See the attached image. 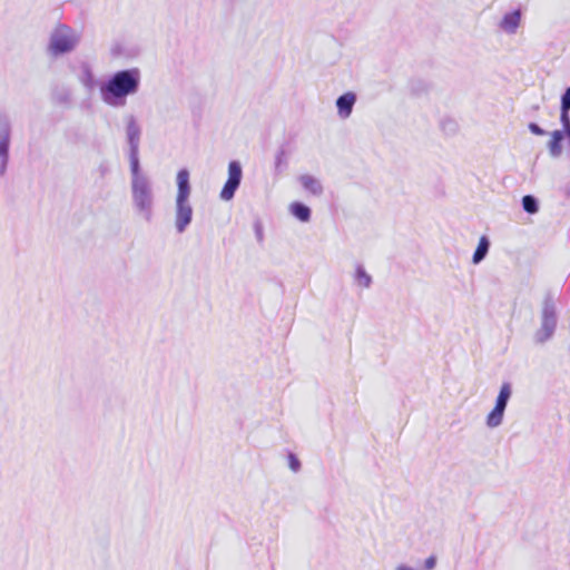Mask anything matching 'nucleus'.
Listing matches in <instances>:
<instances>
[{
    "label": "nucleus",
    "mask_w": 570,
    "mask_h": 570,
    "mask_svg": "<svg viewBox=\"0 0 570 570\" xmlns=\"http://www.w3.org/2000/svg\"><path fill=\"white\" fill-rule=\"evenodd\" d=\"M490 243L485 236H482L479 240V245L473 255V263L479 264L487 255L489 250Z\"/></svg>",
    "instance_id": "17"
},
{
    "label": "nucleus",
    "mask_w": 570,
    "mask_h": 570,
    "mask_svg": "<svg viewBox=\"0 0 570 570\" xmlns=\"http://www.w3.org/2000/svg\"><path fill=\"white\" fill-rule=\"evenodd\" d=\"M125 134L129 149H139L141 128L132 115L127 116L125 119Z\"/></svg>",
    "instance_id": "10"
},
{
    "label": "nucleus",
    "mask_w": 570,
    "mask_h": 570,
    "mask_svg": "<svg viewBox=\"0 0 570 570\" xmlns=\"http://www.w3.org/2000/svg\"><path fill=\"white\" fill-rule=\"evenodd\" d=\"M289 468L296 472L299 469V461L294 456L289 455Z\"/></svg>",
    "instance_id": "22"
},
{
    "label": "nucleus",
    "mask_w": 570,
    "mask_h": 570,
    "mask_svg": "<svg viewBox=\"0 0 570 570\" xmlns=\"http://www.w3.org/2000/svg\"><path fill=\"white\" fill-rule=\"evenodd\" d=\"M529 130L537 136H543L546 134V131L534 122L529 124Z\"/></svg>",
    "instance_id": "21"
},
{
    "label": "nucleus",
    "mask_w": 570,
    "mask_h": 570,
    "mask_svg": "<svg viewBox=\"0 0 570 570\" xmlns=\"http://www.w3.org/2000/svg\"><path fill=\"white\" fill-rule=\"evenodd\" d=\"M353 283L360 289H367L372 285V276L367 273L365 267L357 264L353 271Z\"/></svg>",
    "instance_id": "13"
},
{
    "label": "nucleus",
    "mask_w": 570,
    "mask_h": 570,
    "mask_svg": "<svg viewBox=\"0 0 570 570\" xmlns=\"http://www.w3.org/2000/svg\"><path fill=\"white\" fill-rule=\"evenodd\" d=\"M140 81L141 72L138 68L116 71L100 85V98L109 107H122L128 97L139 91Z\"/></svg>",
    "instance_id": "1"
},
{
    "label": "nucleus",
    "mask_w": 570,
    "mask_h": 570,
    "mask_svg": "<svg viewBox=\"0 0 570 570\" xmlns=\"http://www.w3.org/2000/svg\"><path fill=\"white\" fill-rule=\"evenodd\" d=\"M557 328V313L552 305L547 304L542 309L541 325L534 333V341L543 344L552 338Z\"/></svg>",
    "instance_id": "6"
},
{
    "label": "nucleus",
    "mask_w": 570,
    "mask_h": 570,
    "mask_svg": "<svg viewBox=\"0 0 570 570\" xmlns=\"http://www.w3.org/2000/svg\"><path fill=\"white\" fill-rule=\"evenodd\" d=\"M512 395V386L510 383H503L500 387L499 394L495 400L494 407L485 416V425L489 429L499 428L503 423L504 412L508 402Z\"/></svg>",
    "instance_id": "5"
},
{
    "label": "nucleus",
    "mask_w": 570,
    "mask_h": 570,
    "mask_svg": "<svg viewBox=\"0 0 570 570\" xmlns=\"http://www.w3.org/2000/svg\"><path fill=\"white\" fill-rule=\"evenodd\" d=\"M521 24V12L520 10H514L511 12H507L501 21L499 22V28L507 35H514L518 28Z\"/></svg>",
    "instance_id": "12"
},
{
    "label": "nucleus",
    "mask_w": 570,
    "mask_h": 570,
    "mask_svg": "<svg viewBox=\"0 0 570 570\" xmlns=\"http://www.w3.org/2000/svg\"><path fill=\"white\" fill-rule=\"evenodd\" d=\"M288 213L302 223H308L311 220L312 210L311 208L299 202H293L288 205Z\"/></svg>",
    "instance_id": "14"
},
{
    "label": "nucleus",
    "mask_w": 570,
    "mask_h": 570,
    "mask_svg": "<svg viewBox=\"0 0 570 570\" xmlns=\"http://www.w3.org/2000/svg\"><path fill=\"white\" fill-rule=\"evenodd\" d=\"M425 568L428 570H432L435 564H436V559L434 557H429L426 560H425Z\"/></svg>",
    "instance_id": "23"
},
{
    "label": "nucleus",
    "mask_w": 570,
    "mask_h": 570,
    "mask_svg": "<svg viewBox=\"0 0 570 570\" xmlns=\"http://www.w3.org/2000/svg\"><path fill=\"white\" fill-rule=\"evenodd\" d=\"M356 102V95L352 91H347L336 99L337 115L341 119H347L353 110Z\"/></svg>",
    "instance_id": "11"
},
{
    "label": "nucleus",
    "mask_w": 570,
    "mask_h": 570,
    "mask_svg": "<svg viewBox=\"0 0 570 570\" xmlns=\"http://www.w3.org/2000/svg\"><path fill=\"white\" fill-rule=\"evenodd\" d=\"M80 41V33L68 26L56 27L49 40L48 50L52 56L69 53L76 49Z\"/></svg>",
    "instance_id": "4"
},
{
    "label": "nucleus",
    "mask_w": 570,
    "mask_h": 570,
    "mask_svg": "<svg viewBox=\"0 0 570 570\" xmlns=\"http://www.w3.org/2000/svg\"><path fill=\"white\" fill-rule=\"evenodd\" d=\"M243 178L242 165L237 160H233L228 164V178L223 186L219 198L223 202H229L234 198L236 190L238 189Z\"/></svg>",
    "instance_id": "7"
},
{
    "label": "nucleus",
    "mask_w": 570,
    "mask_h": 570,
    "mask_svg": "<svg viewBox=\"0 0 570 570\" xmlns=\"http://www.w3.org/2000/svg\"><path fill=\"white\" fill-rule=\"evenodd\" d=\"M523 209L529 214H535L538 212V203L537 199L530 195H527L522 198Z\"/></svg>",
    "instance_id": "18"
},
{
    "label": "nucleus",
    "mask_w": 570,
    "mask_h": 570,
    "mask_svg": "<svg viewBox=\"0 0 570 570\" xmlns=\"http://www.w3.org/2000/svg\"><path fill=\"white\" fill-rule=\"evenodd\" d=\"M130 195L135 213L145 222H150L154 215L155 193L149 177L130 180Z\"/></svg>",
    "instance_id": "3"
},
{
    "label": "nucleus",
    "mask_w": 570,
    "mask_h": 570,
    "mask_svg": "<svg viewBox=\"0 0 570 570\" xmlns=\"http://www.w3.org/2000/svg\"><path fill=\"white\" fill-rule=\"evenodd\" d=\"M139 149H130L129 160H130V180H138L149 177L146 173L140 169L139 158H138Z\"/></svg>",
    "instance_id": "16"
},
{
    "label": "nucleus",
    "mask_w": 570,
    "mask_h": 570,
    "mask_svg": "<svg viewBox=\"0 0 570 570\" xmlns=\"http://www.w3.org/2000/svg\"><path fill=\"white\" fill-rule=\"evenodd\" d=\"M189 171L183 168L177 171L175 196V228L177 233H184L193 220L194 209L190 204L191 186L189 183Z\"/></svg>",
    "instance_id": "2"
},
{
    "label": "nucleus",
    "mask_w": 570,
    "mask_h": 570,
    "mask_svg": "<svg viewBox=\"0 0 570 570\" xmlns=\"http://www.w3.org/2000/svg\"><path fill=\"white\" fill-rule=\"evenodd\" d=\"M297 184L307 197H321L324 193L322 180L312 174H302L296 178Z\"/></svg>",
    "instance_id": "9"
},
{
    "label": "nucleus",
    "mask_w": 570,
    "mask_h": 570,
    "mask_svg": "<svg viewBox=\"0 0 570 570\" xmlns=\"http://www.w3.org/2000/svg\"><path fill=\"white\" fill-rule=\"evenodd\" d=\"M561 109L570 110V87L566 90L561 98Z\"/></svg>",
    "instance_id": "20"
},
{
    "label": "nucleus",
    "mask_w": 570,
    "mask_h": 570,
    "mask_svg": "<svg viewBox=\"0 0 570 570\" xmlns=\"http://www.w3.org/2000/svg\"><path fill=\"white\" fill-rule=\"evenodd\" d=\"M393 570H416V569L406 563H400V564L395 566Z\"/></svg>",
    "instance_id": "24"
},
{
    "label": "nucleus",
    "mask_w": 570,
    "mask_h": 570,
    "mask_svg": "<svg viewBox=\"0 0 570 570\" xmlns=\"http://www.w3.org/2000/svg\"><path fill=\"white\" fill-rule=\"evenodd\" d=\"M561 122L563 126V132L567 134V140L570 145V117H569V110L561 109Z\"/></svg>",
    "instance_id": "19"
},
{
    "label": "nucleus",
    "mask_w": 570,
    "mask_h": 570,
    "mask_svg": "<svg viewBox=\"0 0 570 570\" xmlns=\"http://www.w3.org/2000/svg\"><path fill=\"white\" fill-rule=\"evenodd\" d=\"M567 139V134L562 130H554L551 132V139L548 142L549 154L553 158H558L562 154L561 141Z\"/></svg>",
    "instance_id": "15"
},
{
    "label": "nucleus",
    "mask_w": 570,
    "mask_h": 570,
    "mask_svg": "<svg viewBox=\"0 0 570 570\" xmlns=\"http://www.w3.org/2000/svg\"><path fill=\"white\" fill-rule=\"evenodd\" d=\"M10 124L0 118V176H3L9 161Z\"/></svg>",
    "instance_id": "8"
}]
</instances>
